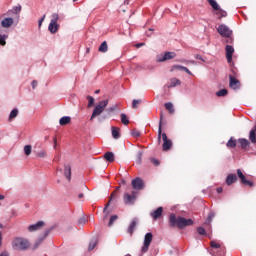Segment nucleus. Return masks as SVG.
Returning a JSON list of instances; mask_svg holds the SVG:
<instances>
[{
    "mask_svg": "<svg viewBox=\"0 0 256 256\" xmlns=\"http://www.w3.org/2000/svg\"><path fill=\"white\" fill-rule=\"evenodd\" d=\"M168 223L170 227H177L178 229H185V227H190L193 225V219H185L181 216L170 214Z\"/></svg>",
    "mask_w": 256,
    "mask_h": 256,
    "instance_id": "1",
    "label": "nucleus"
},
{
    "mask_svg": "<svg viewBox=\"0 0 256 256\" xmlns=\"http://www.w3.org/2000/svg\"><path fill=\"white\" fill-rule=\"evenodd\" d=\"M162 125H163V113L160 114V122H159V128H158V141H161L162 137V149L163 151H169L173 147V142L171 139L167 137L166 133H163L162 130Z\"/></svg>",
    "mask_w": 256,
    "mask_h": 256,
    "instance_id": "2",
    "label": "nucleus"
},
{
    "mask_svg": "<svg viewBox=\"0 0 256 256\" xmlns=\"http://www.w3.org/2000/svg\"><path fill=\"white\" fill-rule=\"evenodd\" d=\"M12 247L15 251H25V249H29V241L25 238H15L12 241Z\"/></svg>",
    "mask_w": 256,
    "mask_h": 256,
    "instance_id": "3",
    "label": "nucleus"
},
{
    "mask_svg": "<svg viewBox=\"0 0 256 256\" xmlns=\"http://www.w3.org/2000/svg\"><path fill=\"white\" fill-rule=\"evenodd\" d=\"M211 250L210 254L213 256H225V246L221 245L220 243L216 241H211L210 242Z\"/></svg>",
    "mask_w": 256,
    "mask_h": 256,
    "instance_id": "4",
    "label": "nucleus"
},
{
    "mask_svg": "<svg viewBox=\"0 0 256 256\" xmlns=\"http://www.w3.org/2000/svg\"><path fill=\"white\" fill-rule=\"evenodd\" d=\"M107 105H109V101L108 100H102L98 103V105L95 106L92 115L90 117V121H93L95 119V117H99V115H101V113H103V111H105V107H107Z\"/></svg>",
    "mask_w": 256,
    "mask_h": 256,
    "instance_id": "5",
    "label": "nucleus"
},
{
    "mask_svg": "<svg viewBox=\"0 0 256 256\" xmlns=\"http://www.w3.org/2000/svg\"><path fill=\"white\" fill-rule=\"evenodd\" d=\"M57 21H59V14L53 13L52 19L50 21V24L48 26V30L50 33L55 34L57 31H59V24H57Z\"/></svg>",
    "mask_w": 256,
    "mask_h": 256,
    "instance_id": "6",
    "label": "nucleus"
},
{
    "mask_svg": "<svg viewBox=\"0 0 256 256\" xmlns=\"http://www.w3.org/2000/svg\"><path fill=\"white\" fill-rule=\"evenodd\" d=\"M123 199L125 205H134L135 201H137V191L133 190L131 194L124 193Z\"/></svg>",
    "mask_w": 256,
    "mask_h": 256,
    "instance_id": "7",
    "label": "nucleus"
},
{
    "mask_svg": "<svg viewBox=\"0 0 256 256\" xmlns=\"http://www.w3.org/2000/svg\"><path fill=\"white\" fill-rule=\"evenodd\" d=\"M177 54L175 52H165V54H160L156 56L157 63H163L165 61H169L171 59H175Z\"/></svg>",
    "mask_w": 256,
    "mask_h": 256,
    "instance_id": "8",
    "label": "nucleus"
},
{
    "mask_svg": "<svg viewBox=\"0 0 256 256\" xmlns=\"http://www.w3.org/2000/svg\"><path fill=\"white\" fill-rule=\"evenodd\" d=\"M153 241V234L148 232L145 234L144 237V244L142 246V253H147L149 251V247L151 246V242Z\"/></svg>",
    "mask_w": 256,
    "mask_h": 256,
    "instance_id": "9",
    "label": "nucleus"
},
{
    "mask_svg": "<svg viewBox=\"0 0 256 256\" xmlns=\"http://www.w3.org/2000/svg\"><path fill=\"white\" fill-rule=\"evenodd\" d=\"M217 32L219 35H221V37H231V35H233V30H230V28L225 24L219 25Z\"/></svg>",
    "mask_w": 256,
    "mask_h": 256,
    "instance_id": "10",
    "label": "nucleus"
},
{
    "mask_svg": "<svg viewBox=\"0 0 256 256\" xmlns=\"http://www.w3.org/2000/svg\"><path fill=\"white\" fill-rule=\"evenodd\" d=\"M229 80H230V82H229L230 89L236 90V89L241 88V82L237 78H235V76L230 74L229 75Z\"/></svg>",
    "mask_w": 256,
    "mask_h": 256,
    "instance_id": "11",
    "label": "nucleus"
},
{
    "mask_svg": "<svg viewBox=\"0 0 256 256\" xmlns=\"http://www.w3.org/2000/svg\"><path fill=\"white\" fill-rule=\"evenodd\" d=\"M237 175L240 178L242 185H248V187H253V185H255L253 182L247 180V178L245 177V174H243L241 169L237 170Z\"/></svg>",
    "mask_w": 256,
    "mask_h": 256,
    "instance_id": "12",
    "label": "nucleus"
},
{
    "mask_svg": "<svg viewBox=\"0 0 256 256\" xmlns=\"http://www.w3.org/2000/svg\"><path fill=\"white\" fill-rule=\"evenodd\" d=\"M225 51H226L227 62L228 63H232V61H233V54L235 53V48H233V46H231V45H226Z\"/></svg>",
    "mask_w": 256,
    "mask_h": 256,
    "instance_id": "13",
    "label": "nucleus"
},
{
    "mask_svg": "<svg viewBox=\"0 0 256 256\" xmlns=\"http://www.w3.org/2000/svg\"><path fill=\"white\" fill-rule=\"evenodd\" d=\"M150 216L154 221H157V219H161V217H163V207H158L156 210L152 211L150 213Z\"/></svg>",
    "mask_w": 256,
    "mask_h": 256,
    "instance_id": "14",
    "label": "nucleus"
},
{
    "mask_svg": "<svg viewBox=\"0 0 256 256\" xmlns=\"http://www.w3.org/2000/svg\"><path fill=\"white\" fill-rule=\"evenodd\" d=\"M132 187L135 191H141L143 189V180L141 178L132 180Z\"/></svg>",
    "mask_w": 256,
    "mask_h": 256,
    "instance_id": "15",
    "label": "nucleus"
},
{
    "mask_svg": "<svg viewBox=\"0 0 256 256\" xmlns=\"http://www.w3.org/2000/svg\"><path fill=\"white\" fill-rule=\"evenodd\" d=\"M44 225H45V222L38 221L37 223L28 226V231H30V233L39 231V229H41V227H44Z\"/></svg>",
    "mask_w": 256,
    "mask_h": 256,
    "instance_id": "16",
    "label": "nucleus"
},
{
    "mask_svg": "<svg viewBox=\"0 0 256 256\" xmlns=\"http://www.w3.org/2000/svg\"><path fill=\"white\" fill-rule=\"evenodd\" d=\"M14 23V20L13 18H4L2 21H1V25L2 27H4V29H9V27H11Z\"/></svg>",
    "mask_w": 256,
    "mask_h": 256,
    "instance_id": "17",
    "label": "nucleus"
},
{
    "mask_svg": "<svg viewBox=\"0 0 256 256\" xmlns=\"http://www.w3.org/2000/svg\"><path fill=\"white\" fill-rule=\"evenodd\" d=\"M233 183H237V175L235 174H229L226 177V185L231 186Z\"/></svg>",
    "mask_w": 256,
    "mask_h": 256,
    "instance_id": "18",
    "label": "nucleus"
},
{
    "mask_svg": "<svg viewBox=\"0 0 256 256\" xmlns=\"http://www.w3.org/2000/svg\"><path fill=\"white\" fill-rule=\"evenodd\" d=\"M104 159L109 163H113V161H115V154H113V152H106L104 154Z\"/></svg>",
    "mask_w": 256,
    "mask_h": 256,
    "instance_id": "19",
    "label": "nucleus"
},
{
    "mask_svg": "<svg viewBox=\"0 0 256 256\" xmlns=\"http://www.w3.org/2000/svg\"><path fill=\"white\" fill-rule=\"evenodd\" d=\"M64 175L68 181H71V166L69 165L64 166Z\"/></svg>",
    "mask_w": 256,
    "mask_h": 256,
    "instance_id": "20",
    "label": "nucleus"
},
{
    "mask_svg": "<svg viewBox=\"0 0 256 256\" xmlns=\"http://www.w3.org/2000/svg\"><path fill=\"white\" fill-rule=\"evenodd\" d=\"M135 227H137V219H133L128 227V233L133 235V231H135Z\"/></svg>",
    "mask_w": 256,
    "mask_h": 256,
    "instance_id": "21",
    "label": "nucleus"
},
{
    "mask_svg": "<svg viewBox=\"0 0 256 256\" xmlns=\"http://www.w3.org/2000/svg\"><path fill=\"white\" fill-rule=\"evenodd\" d=\"M226 147H228L229 149H235V147H237V140L231 137L227 142Z\"/></svg>",
    "mask_w": 256,
    "mask_h": 256,
    "instance_id": "22",
    "label": "nucleus"
},
{
    "mask_svg": "<svg viewBox=\"0 0 256 256\" xmlns=\"http://www.w3.org/2000/svg\"><path fill=\"white\" fill-rule=\"evenodd\" d=\"M59 123L62 126L69 125V123H71V117L63 116L62 118H60Z\"/></svg>",
    "mask_w": 256,
    "mask_h": 256,
    "instance_id": "23",
    "label": "nucleus"
},
{
    "mask_svg": "<svg viewBox=\"0 0 256 256\" xmlns=\"http://www.w3.org/2000/svg\"><path fill=\"white\" fill-rule=\"evenodd\" d=\"M238 143H240V147L242 149H247V147H249V140L245 139V138H240L238 140Z\"/></svg>",
    "mask_w": 256,
    "mask_h": 256,
    "instance_id": "24",
    "label": "nucleus"
},
{
    "mask_svg": "<svg viewBox=\"0 0 256 256\" xmlns=\"http://www.w3.org/2000/svg\"><path fill=\"white\" fill-rule=\"evenodd\" d=\"M177 85H181V80H179L177 78H172V79H170V83L168 85V88L177 87Z\"/></svg>",
    "mask_w": 256,
    "mask_h": 256,
    "instance_id": "25",
    "label": "nucleus"
},
{
    "mask_svg": "<svg viewBox=\"0 0 256 256\" xmlns=\"http://www.w3.org/2000/svg\"><path fill=\"white\" fill-rule=\"evenodd\" d=\"M112 137H113V139H119L121 137L119 128L112 127Z\"/></svg>",
    "mask_w": 256,
    "mask_h": 256,
    "instance_id": "26",
    "label": "nucleus"
},
{
    "mask_svg": "<svg viewBox=\"0 0 256 256\" xmlns=\"http://www.w3.org/2000/svg\"><path fill=\"white\" fill-rule=\"evenodd\" d=\"M172 69H181V71H185V73H187L188 75H193V73L185 66L174 65Z\"/></svg>",
    "mask_w": 256,
    "mask_h": 256,
    "instance_id": "27",
    "label": "nucleus"
},
{
    "mask_svg": "<svg viewBox=\"0 0 256 256\" xmlns=\"http://www.w3.org/2000/svg\"><path fill=\"white\" fill-rule=\"evenodd\" d=\"M108 50H109V47L107 46V41L102 42L98 49L100 53H107Z\"/></svg>",
    "mask_w": 256,
    "mask_h": 256,
    "instance_id": "28",
    "label": "nucleus"
},
{
    "mask_svg": "<svg viewBox=\"0 0 256 256\" xmlns=\"http://www.w3.org/2000/svg\"><path fill=\"white\" fill-rule=\"evenodd\" d=\"M164 106H165V109H167V111H169V113L171 115H173V113H175V108L173 107V103L167 102L164 104Z\"/></svg>",
    "mask_w": 256,
    "mask_h": 256,
    "instance_id": "29",
    "label": "nucleus"
},
{
    "mask_svg": "<svg viewBox=\"0 0 256 256\" xmlns=\"http://www.w3.org/2000/svg\"><path fill=\"white\" fill-rule=\"evenodd\" d=\"M209 5L212 7V9H214V11H219L220 7L219 4L217 3V1L215 0H207Z\"/></svg>",
    "mask_w": 256,
    "mask_h": 256,
    "instance_id": "30",
    "label": "nucleus"
},
{
    "mask_svg": "<svg viewBox=\"0 0 256 256\" xmlns=\"http://www.w3.org/2000/svg\"><path fill=\"white\" fill-rule=\"evenodd\" d=\"M8 35L7 34H0V45H2V47H5V45H7V42L5 40L8 39Z\"/></svg>",
    "mask_w": 256,
    "mask_h": 256,
    "instance_id": "31",
    "label": "nucleus"
},
{
    "mask_svg": "<svg viewBox=\"0 0 256 256\" xmlns=\"http://www.w3.org/2000/svg\"><path fill=\"white\" fill-rule=\"evenodd\" d=\"M19 115V110L17 108H14L9 115V120L11 121L12 119H15Z\"/></svg>",
    "mask_w": 256,
    "mask_h": 256,
    "instance_id": "32",
    "label": "nucleus"
},
{
    "mask_svg": "<svg viewBox=\"0 0 256 256\" xmlns=\"http://www.w3.org/2000/svg\"><path fill=\"white\" fill-rule=\"evenodd\" d=\"M142 160H143V151H138L136 156V163L138 165H141Z\"/></svg>",
    "mask_w": 256,
    "mask_h": 256,
    "instance_id": "33",
    "label": "nucleus"
},
{
    "mask_svg": "<svg viewBox=\"0 0 256 256\" xmlns=\"http://www.w3.org/2000/svg\"><path fill=\"white\" fill-rule=\"evenodd\" d=\"M249 139H250L251 143H256V131L255 130L252 129L250 131Z\"/></svg>",
    "mask_w": 256,
    "mask_h": 256,
    "instance_id": "34",
    "label": "nucleus"
},
{
    "mask_svg": "<svg viewBox=\"0 0 256 256\" xmlns=\"http://www.w3.org/2000/svg\"><path fill=\"white\" fill-rule=\"evenodd\" d=\"M121 123H123V125H129V118H127V115L122 113L121 114Z\"/></svg>",
    "mask_w": 256,
    "mask_h": 256,
    "instance_id": "35",
    "label": "nucleus"
},
{
    "mask_svg": "<svg viewBox=\"0 0 256 256\" xmlns=\"http://www.w3.org/2000/svg\"><path fill=\"white\" fill-rule=\"evenodd\" d=\"M95 247H97V240H92L89 243L88 251H93L95 249Z\"/></svg>",
    "mask_w": 256,
    "mask_h": 256,
    "instance_id": "36",
    "label": "nucleus"
},
{
    "mask_svg": "<svg viewBox=\"0 0 256 256\" xmlns=\"http://www.w3.org/2000/svg\"><path fill=\"white\" fill-rule=\"evenodd\" d=\"M117 219H119V216H117V215H112V216L110 217L108 226L111 227V226L115 223V221H117Z\"/></svg>",
    "mask_w": 256,
    "mask_h": 256,
    "instance_id": "37",
    "label": "nucleus"
},
{
    "mask_svg": "<svg viewBox=\"0 0 256 256\" xmlns=\"http://www.w3.org/2000/svg\"><path fill=\"white\" fill-rule=\"evenodd\" d=\"M227 93H228L227 89H221L216 93V95L217 97H225Z\"/></svg>",
    "mask_w": 256,
    "mask_h": 256,
    "instance_id": "38",
    "label": "nucleus"
},
{
    "mask_svg": "<svg viewBox=\"0 0 256 256\" xmlns=\"http://www.w3.org/2000/svg\"><path fill=\"white\" fill-rule=\"evenodd\" d=\"M88 99V107L91 108L93 105H95V98L93 96H87Z\"/></svg>",
    "mask_w": 256,
    "mask_h": 256,
    "instance_id": "39",
    "label": "nucleus"
},
{
    "mask_svg": "<svg viewBox=\"0 0 256 256\" xmlns=\"http://www.w3.org/2000/svg\"><path fill=\"white\" fill-rule=\"evenodd\" d=\"M31 151H32L31 145L24 146V153H25V155H27V156L31 155Z\"/></svg>",
    "mask_w": 256,
    "mask_h": 256,
    "instance_id": "40",
    "label": "nucleus"
},
{
    "mask_svg": "<svg viewBox=\"0 0 256 256\" xmlns=\"http://www.w3.org/2000/svg\"><path fill=\"white\" fill-rule=\"evenodd\" d=\"M37 157H40V159H45V157H47V152L45 150H41L37 153Z\"/></svg>",
    "mask_w": 256,
    "mask_h": 256,
    "instance_id": "41",
    "label": "nucleus"
},
{
    "mask_svg": "<svg viewBox=\"0 0 256 256\" xmlns=\"http://www.w3.org/2000/svg\"><path fill=\"white\" fill-rule=\"evenodd\" d=\"M197 233H198V235H207V232L205 231V228H203V227H198Z\"/></svg>",
    "mask_w": 256,
    "mask_h": 256,
    "instance_id": "42",
    "label": "nucleus"
},
{
    "mask_svg": "<svg viewBox=\"0 0 256 256\" xmlns=\"http://www.w3.org/2000/svg\"><path fill=\"white\" fill-rule=\"evenodd\" d=\"M120 189H121V186H118V187L116 188V191H114V192L111 194L109 203H111V201H113L115 195H117V191H119Z\"/></svg>",
    "mask_w": 256,
    "mask_h": 256,
    "instance_id": "43",
    "label": "nucleus"
},
{
    "mask_svg": "<svg viewBox=\"0 0 256 256\" xmlns=\"http://www.w3.org/2000/svg\"><path fill=\"white\" fill-rule=\"evenodd\" d=\"M85 223H87V218L85 216L81 217L79 220H78V224L79 225H85Z\"/></svg>",
    "mask_w": 256,
    "mask_h": 256,
    "instance_id": "44",
    "label": "nucleus"
},
{
    "mask_svg": "<svg viewBox=\"0 0 256 256\" xmlns=\"http://www.w3.org/2000/svg\"><path fill=\"white\" fill-rule=\"evenodd\" d=\"M224 37H225V42H226V43H230V44L233 43V35L224 36Z\"/></svg>",
    "mask_w": 256,
    "mask_h": 256,
    "instance_id": "45",
    "label": "nucleus"
},
{
    "mask_svg": "<svg viewBox=\"0 0 256 256\" xmlns=\"http://www.w3.org/2000/svg\"><path fill=\"white\" fill-rule=\"evenodd\" d=\"M132 136L133 137H141V132H139V130H132Z\"/></svg>",
    "mask_w": 256,
    "mask_h": 256,
    "instance_id": "46",
    "label": "nucleus"
},
{
    "mask_svg": "<svg viewBox=\"0 0 256 256\" xmlns=\"http://www.w3.org/2000/svg\"><path fill=\"white\" fill-rule=\"evenodd\" d=\"M141 103V100H133L132 101V109H137V105Z\"/></svg>",
    "mask_w": 256,
    "mask_h": 256,
    "instance_id": "47",
    "label": "nucleus"
},
{
    "mask_svg": "<svg viewBox=\"0 0 256 256\" xmlns=\"http://www.w3.org/2000/svg\"><path fill=\"white\" fill-rule=\"evenodd\" d=\"M218 11H219L218 15H220V19H221V17H225L227 15V11L221 10V8Z\"/></svg>",
    "mask_w": 256,
    "mask_h": 256,
    "instance_id": "48",
    "label": "nucleus"
},
{
    "mask_svg": "<svg viewBox=\"0 0 256 256\" xmlns=\"http://www.w3.org/2000/svg\"><path fill=\"white\" fill-rule=\"evenodd\" d=\"M151 163H153V165H155L156 167L159 165V160L155 159V158H151L150 159Z\"/></svg>",
    "mask_w": 256,
    "mask_h": 256,
    "instance_id": "49",
    "label": "nucleus"
},
{
    "mask_svg": "<svg viewBox=\"0 0 256 256\" xmlns=\"http://www.w3.org/2000/svg\"><path fill=\"white\" fill-rule=\"evenodd\" d=\"M213 217H215V214L214 213H210L208 218H207V223H211Z\"/></svg>",
    "mask_w": 256,
    "mask_h": 256,
    "instance_id": "50",
    "label": "nucleus"
},
{
    "mask_svg": "<svg viewBox=\"0 0 256 256\" xmlns=\"http://www.w3.org/2000/svg\"><path fill=\"white\" fill-rule=\"evenodd\" d=\"M195 59H198L199 61H203V63H205V59H203V56H201V55H199V54H197V55L195 56Z\"/></svg>",
    "mask_w": 256,
    "mask_h": 256,
    "instance_id": "51",
    "label": "nucleus"
},
{
    "mask_svg": "<svg viewBox=\"0 0 256 256\" xmlns=\"http://www.w3.org/2000/svg\"><path fill=\"white\" fill-rule=\"evenodd\" d=\"M16 13H21V5L14 7Z\"/></svg>",
    "mask_w": 256,
    "mask_h": 256,
    "instance_id": "52",
    "label": "nucleus"
},
{
    "mask_svg": "<svg viewBox=\"0 0 256 256\" xmlns=\"http://www.w3.org/2000/svg\"><path fill=\"white\" fill-rule=\"evenodd\" d=\"M43 21H45V15H43V17L39 20V22H38L39 27H41V25H43Z\"/></svg>",
    "mask_w": 256,
    "mask_h": 256,
    "instance_id": "53",
    "label": "nucleus"
},
{
    "mask_svg": "<svg viewBox=\"0 0 256 256\" xmlns=\"http://www.w3.org/2000/svg\"><path fill=\"white\" fill-rule=\"evenodd\" d=\"M38 83L37 80L32 81V89H35L37 87Z\"/></svg>",
    "mask_w": 256,
    "mask_h": 256,
    "instance_id": "54",
    "label": "nucleus"
},
{
    "mask_svg": "<svg viewBox=\"0 0 256 256\" xmlns=\"http://www.w3.org/2000/svg\"><path fill=\"white\" fill-rule=\"evenodd\" d=\"M180 63H192L193 65H195V61L193 60L191 61L180 60Z\"/></svg>",
    "mask_w": 256,
    "mask_h": 256,
    "instance_id": "55",
    "label": "nucleus"
},
{
    "mask_svg": "<svg viewBox=\"0 0 256 256\" xmlns=\"http://www.w3.org/2000/svg\"><path fill=\"white\" fill-rule=\"evenodd\" d=\"M0 256H9V252H7V251H2V252L0 253Z\"/></svg>",
    "mask_w": 256,
    "mask_h": 256,
    "instance_id": "56",
    "label": "nucleus"
},
{
    "mask_svg": "<svg viewBox=\"0 0 256 256\" xmlns=\"http://www.w3.org/2000/svg\"><path fill=\"white\" fill-rule=\"evenodd\" d=\"M216 191H217V193H223V187H218V188L216 189Z\"/></svg>",
    "mask_w": 256,
    "mask_h": 256,
    "instance_id": "57",
    "label": "nucleus"
},
{
    "mask_svg": "<svg viewBox=\"0 0 256 256\" xmlns=\"http://www.w3.org/2000/svg\"><path fill=\"white\" fill-rule=\"evenodd\" d=\"M2 243H3V235L0 232V246L2 245Z\"/></svg>",
    "mask_w": 256,
    "mask_h": 256,
    "instance_id": "58",
    "label": "nucleus"
},
{
    "mask_svg": "<svg viewBox=\"0 0 256 256\" xmlns=\"http://www.w3.org/2000/svg\"><path fill=\"white\" fill-rule=\"evenodd\" d=\"M53 141H54V149H55V147H57V138H54Z\"/></svg>",
    "mask_w": 256,
    "mask_h": 256,
    "instance_id": "59",
    "label": "nucleus"
},
{
    "mask_svg": "<svg viewBox=\"0 0 256 256\" xmlns=\"http://www.w3.org/2000/svg\"><path fill=\"white\" fill-rule=\"evenodd\" d=\"M143 45H145V43H138V44H136V47H143Z\"/></svg>",
    "mask_w": 256,
    "mask_h": 256,
    "instance_id": "60",
    "label": "nucleus"
},
{
    "mask_svg": "<svg viewBox=\"0 0 256 256\" xmlns=\"http://www.w3.org/2000/svg\"><path fill=\"white\" fill-rule=\"evenodd\" d=\"M83 197H84L83 193H80V194L78 195V199H83Z\"/></svg>",
    "mask_w": 256,
    "mask_h": 256,
    "instance_id": "61",
    "label": "nucleus"
},
{
    "mask_svg": "<svg viewBox=\"0 0 256 256\" xmlns=\"http://www.w3.org/2000/svg\"><path fill=\"white\" fill-rule=\"evenodd\" d=\"M3 199H5V196L0 195V201H3Z\"/></svg>",
    "mask_w": 256,
    "mask_h": 256,
    "instance_id": "62",
    "label": "nucleus"
},
{
    "mask_svg": "<svg viewBox=\"0 0 256 256\" xmlns=\"http://www.w3.org/2000/svg\"><path fill=\"white\" fill-rule=\"evenodd\" d=\"M109 207V203L106 204L105 208H104V211H107V208Z\"/></svg>",
    "mask_w": 256,
    "mask_h": 256,
    "instance_id": "63",
    "label": "nucleus"
},
{
    "mask_svg": "<svg viewBox=\"0 0 256 256\" xmlns=\"http://www.w3.org/2000/svg\"><path fill=\"white\" fill-rule=\"evenodd\" d=\"M122 185H125L127 182L125 180H122Z\"/></svg>",
    "mask_w": 256,
    "mask_h": 256,
    "instance_id": "64",
    "label": "nucleus"
}]
</instances>
